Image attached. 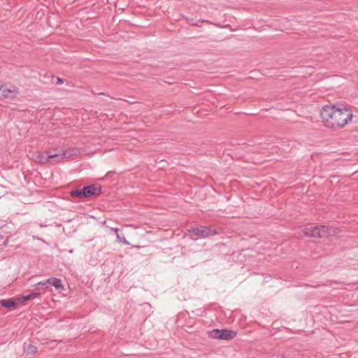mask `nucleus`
<instances>
[{"label": "nucleus", "mask_w": 358, "mask_h": 358, "mask_svg": "<svg viewBox=\"0 0 358 358\" xmlns=\"http://www.w3.org/2000/svg\"><path fill=\"white\" fill-rule=\"evenodd\" d=\"M57 82L56 84L61 85L64 83V80L62 78H56Z\"/></svg>", "instance_id": "nucleus-17"}, {"label": "nucleus", "mask_w": 358, "mask_h": 358, "mask_svg": "<svg viewBox=\"0 0 358 358\" xmlns=\"http://www.w3.org/2000/svg\"><path fill=\"white\" fill-rule=\"evenodd\" d=\"M210 336L215 339L229 341L236 336L237 333L231 329H213L209 332Z\"/></svg>", "instance_id": "nucleus-2"}, {"label": "nucleus", "mask_w": 358, "mask_h": 358, "mask_svg": "<svg viewBox=\"0 0 358 358\" xmlns=\"http://www.w3.org/2000/svg\"><path fill=\"white\" fill-rule=\"evenodd\" d=\"M49 284L54 286L56 289H63L62 280L57 278H50L47 280Z\"/></svg>", "instance_id": "nucleus-10"}, {"label": "nucleus", "mask_w": 358, "mask_h": 358, "mask_svg": "<svg viewBox=\"0 0 358 358\" xmlns=\"http://www.w3.org/2000/svg\"><path fill=\"white\" fill-rule=\"evenodd\" d=\"M303 234L308 237L320 238L319 226L306 227Z\"/></svg>", "instance_id": "nucleus-7"}, {"label": "nucleus", "mask_w": 358, "mask_h": 358, "mask_svg": "<svg viewBox=\"0 0 358 358\" xmlns=\"http://www.w3.org/2000/svg\"><path fill=\"white\" fill-rule=\"evenodd\" d=\"M45 156V154L43 155H38V157L40 158V162L42 163L45 162H50L52 160L55 162H59L60 160L64 159L62 156V153L57 154L53 153L52 151H48Z\"/></svg>", "instance_id": "nucleus-5"}, {"label": "nucleus", "mask_w": 358, "mask_h": 358, "mask_svg": "<svg viewBox=\"0 0 358 358\" xmlns=\"http://www.w3.org/2000/svg\"><path fill=\"white\" fill-rule=\"evenodd\" d=\"M18 89L16 87H8L7 85H1L0 90V99H15L18 94Z\"/></svg>", "instance_id": "nucleus-4"}, {"label": "nucleus", "mask_w": 358, "mask_h": 358, "mask_svg": "<svg viewBox=\"0 0 358 358\" xmlns=\"http://www.w3.org/2000/svg\"><path fill=\"white\" fill-rule=\"evenodd\" d=\"M193 25H194V26H199L198 23H194V24H193Z\"/></svg>", "instance_id": "nucleus-18"}, {"label": "nucleus", "mask_w": 358, "mask_h": 358, "mask_svg": "<svg viewBox=\"0 0 358 358\" xmlns=\"http://www.w3.org/2000/svg\"><path fill=\"white\" fill-rule=\"evenodd\" d=\"M113 230H114V231L116 234V238H117V241L119 242L123 243L124 245H129V243L127 241V239L124 237H121L120 236V234H118V229L117 228H115Z\"/></svg>", "instance_id": "nucleus-15"}, {"label": "nucleus", "mask_w": 358, "mask_h": 358, "mask_svg": "<svg viewBox=\"0 0 358 358\" xmlns=\"http://www.w3.org/2000/svg\"><path fill=\"white\" fill-rule=\"evenodd\" d=\"M24 350L26 353L34 355L37 352V348L35 345L29 344L26 347L24 348Z\"/></svg>", "instance_id": "nucleus-13"}, {"label": "nucleus", "mask_w": 358, "mask_h": 358, "mask_svg": "<svg viewBox=\"0 0 358 358\" xmlns=\"http://www.w3.org/2000/svg\"><path fill=\"white\" fill-rule=\"evenodd\" d=\"M47 283H48V282H47V280H45V281H41V282L36 283L35 285V286H36V287L44 286V285H46Z\"/></svg>", "instance_id": "nucleus-16"}, {"label": "nucleus", "mask_w": 358, "mask_h": 358, "mask_svg": "<svg viewBox=\"0 0 358 358\" xmlns=\"http://www.w3.org/2000/svg\"><path fill=\"white\" fill-rule=\"evenodd\" d=\"M40 296H41L40 292H32L27 295L22 296L20 299H21L22 301H27L28 300H31V299H33L35 298H38Z\"/></svg>", "instance_id": "nucleus-11"}, {"label": "nucleus", "mask_w": 358, "mask_h": 358, "mask_svg": "<svg viewBox=\"0 0 358 358\" xmlns=\"http://www.w3.org/2000/svg\"><path fill=\"white\" fill-rule=\"evenodd\" d=\"M320 115L325 127L335 130L344 127L352 118L351 110L343 105H326Z\"/></svg>", "instance_id": "nucleus-1"}, {"label": "nucleus", "mask_w": 358, "mask_h": 358, "mask_svg": "<svg viewBox=\"0 0 358 358\" xmlns=\"http://www.w3.org/2000/svg\"><path fill=\"white\" fill-rule=\"evenodd\" d=\"M319 230L320 234V238L327 237L331 233L334 232V229L332 227H327L324 225L319 226Z\"/></svg>", "instance_id": "nucleus-8"}, {"label": "nucleus", "mask_w": 358, "mask_h": 358, "mask_svg": "<svg viewBox=\"0 0 358 358\" xmlns=\"http://www.w3.org/2000/svg\"><path fill=\"white\" fill-rule=\"evenodd\" d=\"M190 234H192L195 236L200 238H207L210 236L217 234L215 229L210 227L199 226L195 228H192L189 230Z\"/></svg>", "instance_id": "nucleus-3"}, {"label": "nucleus", "mask_w": 358, "mask_h": 358, "mask_svg": "<svg viewBox=\"0 0 358 358\" xmlns=\"http://www.w3.org/2000/svg\"><path fill=\"white\" fill-rule=\"evenodd\" d=\"M1 305L6 308H15L17 305V303L13 299H4L1 301Z\"/></svg>", "instance_id": "nucleus-9"}, {"label": "nucleus", "mask_w": 358, "mask_h": 358, "mask_svg": "<svg viewBox=\"0 0 358 358\" xmlns=\"http://www.w3.org/2000/svg\"><path fill=\"white\" fill-rule=\"evenodd\" d=\"M77 154V150L76 149H69L66 150L62 152V156L64 158H69L71 156H74Z\"/></svg>", "instance_id": "nucleus-14"}, {"label": "nucleus", "mask_w": 358, "mask_h": 358, "mask_svg": "<svg viewBox=\"0 0 358 358\" xmlns=\"http://www.w3.org/2000/svg\"><path fill=\"white\" fill-rule=\"evenodd\" d=\"M81 189L84 198H87L92 196H98L101 192V186L95 187L94 185L85 186Z\"/></svg>", "instance_id": "nucleus-6"}, {"label": "nucleus", "mask_w": 358, "mask_h": 358, "mask_svg": "<svg viewBox=\"0 0 358 358\" xmlns=\"http://www.w3.org/2000/svg\"><path fill=\"white\" fill-rule=\"evenodd\" d=\"M70 195L74 198H78V199L84 198L83 195L82 189H72L70 192Z\"/></svg>", "instance_id": "nucleus-12"}]
</instances>
